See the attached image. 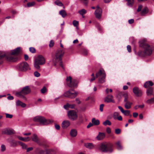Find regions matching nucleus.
Segmentation results:
<instances>
[{
  "label": "nucleus",
  "mask_w": 154,
  "mask_h": 154,
  "mask_svg": "<svg viewBox=\"0 0 154 154\" xmlns=\"http://www.w3.org/2000/svg\"><path fill=\"white\" fill-rule=\"evenodd\" d=\"M146 40L142 39L139 42L140 46L143 49V51H140L137 53L138 56L140 57L151 55L154 50V48L148 44Z\"/></svg>",
  "instance_id": "obj_1"
},
{
  "label": "nucleus",
  "mask_w": 154,
  "mask_h": 154,
  "mask_svg": "<svg viewBox=\"0 0 154 154\" xmlns=\"http://www.w3.org/2000/svg\"><path fill=\"white\" fill-rule=\"evenodd\" d=\"M21 48L18 47L16 49L12 50L11 53L7 52L6 58L9 61L15 62L17 60V58L13 55L18 54L20 53Z\"/></svg>",
  "instance_id": "obj_2"
},
{
  "label": "nucleus",
  "mask_w": 154,
  "mask_h": 154,
  "mask_svg": "<svg viewBox=\"0 0 154 154\" xmlns=\"http://www.w3.org/2000/svg\"><path fill=\"white\" fill-rule=\"evenodd\" d=\"M99 150L103 152L111 153L113 151V145L110 143H103L99 147Z\"/></svg>",
  "instance_id": "obj_3"
},
{
  "label": "nucleus",
  "mask_w": 154,
  "mask_h": 154,
  "mask_svg": "<svg viewBox=\"0 0 154 154\" xmlns=\"http://www.w3.org/2000/svg\"><path fill=\"white\" fill-rule=\"evenodd\" d=\"M33 121L35 122H39L43 125H46L53 122V120H46L43 117L38 116L33 118Z\"/></svg>",
  "instance_id": "obj_4"
},
{
  "label": "nucleus",
  "mask_w": 154,
  "mask_h": 154,
  "mask_svg": "<svg viewBox=\"0 0 154 154\" xmlns=\"http://www.w3.org/2000/svg\"><path fill=\"white\" fill-rule=\"evenodd\" d=\"M64 51L61 49H58L56 52L55 55L53 56V61L54 63H57L62 60V57L64 54Z\"/></svg>",
  "instance_id": "obj_5"
},
{
  "label": "nucleus",
  "mask_w": 154,
  "mask_h": 154,
  "mask_svg": "<svg viewBox=\"0 0 154 154\" xmlns=\"http://www.w3.org/2000/svg\"><path fill=\"white\" fill-rule=\"evenodd\" d=\"M45 62L44 57L41 55H38L34 62V66L36 69H39L40 68L39 65H42Z\"/></svg>",
  "instance_id": "obj_6"
},
{
  "label": "nucleus",
  "mask_w": 154,
  "mask_h": 154,
  "mask_svg": "<svg viewBox=\"0 0 154 154\" xmlns=\"http://www.w3.org/2000/svg\"><path fill=\"white\" fill-rule=\"evenodd\" d=\"M30 92V90L28 86H26L24 87L22 90L20 92H16L15 95L17 97L21 98H24L25 95L28 94Z\"/></svg>",
  "instance_id": "obj_7"
},
{
  "label": "nucleus",
  "mask_w": 154,
  "mask_h": 154,
  "mask_svg": "<svg viewBox=\"0 0 154 154\" xmlns=\"http://www.w3.org/2000/svg\"><path fill=\"white\" fill-rule=\"evenodd\" d=\"M17 68L20 71L25 72L29 69L28 64L26 62H23L18 64L17 66Z\"/></svg>",
  "instance_id": "obj_8"
},
{
  "label": "nucleus",
  "mask_w": 154,
  "mask_h": 154,
  "mask_svg": "<svg viewBox=\"0 0 154 154\" xmlns=\"http://www.w3.org/2000/svg\"><path fill=\"white\" fill-rule=\"evenodd\" d=\"M67 84L70 87H76L78 83L76 79L72 80L70 76L67 77L66 79Z\"/></svg>",
  "instance_id": "obj_9"
},
{
  "label": "nucleus",
  "mask_w": 154,
  "mask_h": 154,
  "mask_svg": "<svg viewBox=\"0 0 154 154\" xmlns=\"http://www.w3.org/2000/svg\"><path fill=\"white\" fill-rule=\"evenodd\" d=\"M77 94L78 93L77 92L74 91L73 89H71L65 92L63 96L71 98H74L77 96Z\"/></svg>",
  "instance_id": "obj_10"
},
{
  "label": "nucleus",
  "mask_w": 154,
  "mask_h": 154,
  "mask_svg": "<svg viewBox=\"0 0 154 154\" xmlns=\"http://www.w3.org/2000/svg\"><path fill=\"white\" fill-rule=\"evenodd\" d=\"M68 116L69 119L72 121L76 120L78 117L76 112L73 110L68 111Z\"/></svg>",
  "instance_id": "obj_11"
},
{
  "label": "nucleus",
  "mask_w": 154,
  "mask_h": 154,
  "mask_svg": "<svg viewBox=\"0 0 154 154\" xmlns=\"http://www.w3.org/2000/svg\"><path fill=\"white\" fill-rule=\"evenodd\" d=\"M133 91L134 94L137 97H140L142 95V91L137 87H134L133 88Z\"/></svg>",
  "instance_id": "obj_12"
},
{
  "label": "nucleus",
  "mask_w": 154,
  "mask_h": 154,
  "mask_svg": "<svg viewBox=\"0 0 154 154\" xmlns=\"http://www.w3.org/2000/svg\"><path fill=\"white\" fill-rule=\"evenodd\" d=\"M96 77L98 78L103 76L106 77V74L105 71L103 69H100L99 71L96 73Z\"/></svg>",
  "instance_id": "obj_13"
},
{
  "label": "nucleus",
  "mask_w": 154,
  "mask_h": 154,
  "mask_svg": "<svg viewBox=\"0 0 154 154\" xmlns=\"http://www.w3.org/2000/svg\"><path fill=\"white\" fill-rule=\"evenodd\" d=\"M113 97L112 95H109L105 97L104 99V102L107 103L110 102L114 103L115 102V101L113 99Z\"/></svg>",
  "instance_id": "obj_14"
},
{
  "label": "nucleus",
  "mask_w": 154,
  "mask_h": 154,
  "mask_svg": "<svg viewBox=\"0 0 154 154\" xmlns=\"http://www.w3.org/2000/svg\"><path fill=\"white\" fill-rule=\"evenodd\" d=\"M102 13V9H96L94 12V14L97 18L100 19L101 17Z\"/></svg>",
  "instance_id": "obj_15"
},
{
  "label": "nucleus",
  "mask_w": 154,
  "mask_h": 154,
  "mask_svg": "<svg viewBox=\"0 0 154 154\" xmlns=\"http://www.w3.org/2000/svg\"><path fill=\"white\" fill-rule=\"evenodd\" d=\"M2 133L3 134H11L13 133L12 131L8 128H5L2 130Z\"/></svg>",
  "instance_id": "obj_16"
},
{
  "label": "nucleus",
  "mask_w": 154,
  "mask_h": 154,
  "mask_svg": "<svg viewBox=\"0 0 154 154\" xmlns=\"http://www.w3.org/2000/svg\"><path fill=\"white\" fill-rule=\"evenodd\" d=\"M70 125V122L69 121L65 120L63 121L62 123V127L64 129L66 128Z\"/></svg>",
  "instance_id": "obj_17"
},
{
  "label": "nucleus",
  "mask_w": 154,
  "mask_h": 154,
  "mask_svg": "<svg viewBox=\"0 0 154 154\" xmlns=\"http://www.w3.org/2000/svg\"><path fill=\"white\" fill-rule=\"evenodd\" d=\"M124 102L125 103L124 106L126 109H128L131 108V106L132 104V102L129 101L128 100L124 101Z\"/></svg>",
  "instance_id": "obj_18"
},
{
  "label": "nucleus",
  "mask_w": 154,
  "mask_h": 154,
  "mask_svg": "<svg viewBox=\"0 0 154 154\" xmlns=\"http://www.w3.org/2000/svg\"><path fill=\"white\" fill-rule=\"evenodd\" d=\"M32 140V141L36 142L38 143V139L37 135L35 134H33L32 136L31 137Z\"/></svg>",
  "instance_id": "obj_19"
},
{
  "label": "nucleus",
  "mask_w": 154,
  "mask_h": 154,
  "mask_svg": "<svg viewBox=\"0 0 154 154\" xmlns=\"http://www.w3.org/2000/svg\"><path fill=\"white\" fill-rule=\"evenodd\" d=\"M16 105L17 106H21L22 107H25L26 106V104L20 101L19 100H17L16 102Z\"/></svg>",
  "instance_id": "obj_20"
},
{
  "label": "nucleus",
  "mask_w": 154,
  "mask_h": 154,
  "mask_svg": "<svg viewBox=\"0 0 154 154\" xmlns=\"http://www.w3.org/2000/svg\"><path fill=\"white\" fill-rule=\"evenodd\" d=\"M77 131L75 129H72L70 131V135L72 137H75L77 135Z\"/></svg>",
  "instance_id": "obj_21"
},
{
  "label": "nucleus",
  "mask_w": 154,
  "mask_h": 154,
  "mask_svg": "<svg viewBox=\"0 0 154 154\" xmlns=\"http://www.w3.org/2000/svg\"><path fill=\"white\" fill-rule=\"evenodd\" d=\"M153 85V83L151 81L146 82L144 85L145 88H147L149 87L152 86Z\"/></svg>",
  "instance_id": "obj_22"
},
{
  "label": "nucleus",
  "mask_w": 154,
  "mask_h": 154,
  "mask_svg": "<svg viewBox=\"0 0 154 154\" xmlns=\"http://www.w3.org/2000/svg\"><path fill=\"white\" fill-rule=\"evenodd\" d=\"M10 146L11 147H14L17 146V142L14 140H11L10 141Z\"/></svg>",
  "instance_id": "obj_23"
},
{
  "label": "nucleus",
  "mask_w": 154,
  "mask_h": 154,
  "mask_svg": "<svg viewBox=\"0 0 154 154\" xmlns=\"http://www.w3.org/2000/svg\"><path fill=\"white\" fill-rule=\"evenodd\" d=\"M119 95H122L124 97V102L128 100V96L127 93H123L120 92L119 94Z\"/></svg>",
  "instance_id": "obj_24"
},
{
  "label": "nucleus",
  "mask_w": 154,
  "mask_h": 154,
  "mask_svg": "<svg viewBox=\"0 0 154 154\" xmlns=\"http://www.w3.org/2000/svg\"><path fill=\"white\" fill-rule=\"evenodd\" d=\"M148 12V8L147 7H145L140 12V14L142 16L144 15Z\"/></svg>",
  "instance_id": "obj_25"
},
{
  "label": "nucleus",
  "mask_w": 154,
  "mask_h": 154,
  "mask_svg": "<svg viewBox=\"0 0 154 154\" xmlns=\"http://www.w3.org/2000/svg\"><path fill=\"white\" fill-rule=\"evenodd\" d=\"M74 104L70 105L68 103H67L64 106V108L66 109H67L68 108L73 109L74 108Z\"/></svg>",
  "instance_id": "obj_26"
},
{
  "label": "nucleus",
  "mask_w": 154,
  "mask_h": 154,
  "mask_svg": "<svg viewBox=\"0 0 154 154\" xmlns=\"http://www.w3.org/2000/svg\"><path fill=\"white\" fill-rule=\"evenodd\" d=\"M18 138L20 140L25 141L27 142L29 141L30 140V138L29 137H18Z\"/></svg>",
  "instance_id": "obj_27"
},
{
  "label": "nucleus",
  "mask_w": 154,
  "mask_h": 154,
  "mask_svg": "<svg viewBox=\"0 0 154 154\" xmlns=\"http://www.w3.org/2000/svg\"><path fill=\"white\" fill-rule=\"evenodd\" d=\"M105 136V134L104 133L100 132L98 135L97 137V138L98 140H100L103 139Z\"/></svg>",
  "instance_id": "obj_28"
},
{
  "label": "nucleus",
  "mask_w": 154,
  "mask_h": 154,
  "mask_svg": "<svg viewBox=\"0 0 154 154\" xmlns=\"http://www.w3.org/2000/svg\"><path fill=\"white\" fill-rule=\"evenodd\" d=\"M92 122L94 125H97L100 124V122L99 120L96 119L95 118H93L92 119Z\"/></svg>",
  "instance_id": "obj_29"
},
{
  "label": "nucleus",
  "mask_w": 154,
  "mask_h": 154,
  "mask_svg": "<svg viewBox=\"0 0 154 154\" xmlns=\"http://www.w3.org/2000/svg\"><path fill=\"white\" fill-rule=\"evenodd\" d=\"M85 146L86 148L90 149H92L94 147L93 144L91 143H85Z\"/></svg>",
  "instance_id": "obj_30"
},
{
  "label": "nucleus",
  "mask_w": 154,
  "mask_h": 154,
  "mask_svg": "<svg viewBox=\"0 0 154 154\" xmlns=\"http://www.w3.org/2000/svg\"><path fill=\"white\" fill-rule=\"evenodd\" d=\"M147 95L148 96H150L152 94V89L150 88L146 90Z\"/></svg>",
  "instance_id": "obj_31"
},
{
  "label": "nucleus",
  "mask_w": 154,
  "mask_h": 154,
  "mask_svg": "<svg viewBox=\"0 0 154 154\" xmlns=\"http://www.w3.org/2000/svg\"><path fill=\"white\" fill-rule=\"evenodd\" d=\"M106 77H103L98 78V81L99 83L100 84H103L105 82Z\"/></svg>",
  "instance_id": "obj_32"
},
{
  "label": "nucleus",
  "mask_w": 154,
  "mask_h": 154,
  "mask_svg": "<svg viewBox=\"0 0 154 154\" xmlns=\"http://www.w3.org/2000/svg\"><path fill=\"white\" fill-rule=\"evenodd\" d=\"M59 14L61 15L63 17H64L66 15V14L64 10H62L59 12Z\"/></svg>",
  "instance_id": "obj_33"
},
{
  "label": "nucleus",
  "mask_w": 154,
  "mask_h": 154,
  "mask_svg": "<svg viewBox=\"0 0 154 154\" xmlns=\"http://www.w3.org/2000/svg\"><path fill=\"white\" fill-rule=\"evenodd\" d=\"M87 12V11L85 9H82L81 10H79L78 11V13L80 15H84Z\"/></svg>",
  "instance_id": "obj_34"
},
{
  "label": "nucleus",
  "mask_w": 154,
  "mask_h": 154,
  "mask_svg": "<svg viewBox=\"0 0 154 154\" xmlns=\"http://www.w3.org/2000/svg\"><path fill=\"white\" fill-rule=\"evenodd\" d=\"M117 145V148L119 150H121L123 149V147L121 146L119 141L117 142L116 143Z\"/></svg>",
  "instance_id": "obj_35"
},
{
  "label": "nucleus",
  "mask_w": 154,
  "mask_h": 154,
  "mask_svg": "<svg viewBox=\"0 0 154 154\" xmlns=\"http://www.w3.org/2000/svg\"><path fill=\"white\" fill-rule=\"evenodd\" d=\"M7 52L0 51V59L5 57L6 58Z\"/></svg>",
  "instance_id": "obj_36"
},
{
  "label": "nucleus",
  "mask_w": 154,
  "mask_h": 154,
  "mask_svg": "<svg viewBox=\"0 0 154 154\" xmlns=\"http://www.w3.org/2000/svg\"><path fill=\"white\" fill-rule=\"evenodd\" d=\"M55 152L54 150L51 149H48L46 150L45 154H55Z\"/></svg>",
  "instance_id": "obj_37"
},
{
  "label": "nucleus",
  "mask_w": 154,
  "mask_h": 154,
  "mask_svg": "<svg viewBox=\"0 0 154 154\" xmlns=\"http://www.w3.org/2000/svg\"><path fill=\"white\" fill-rule=\"evenodd\" d=\"M125 116H129L131 117V115L130 113V111L128 110H124L123 112L122 113Z\"/></svg>",
  "instance_id": "obj_38"
},
{
  "label": "nucleus",
  "mask_w": 154,
  "mask_h": 154,
  "mask_svg": "<svg viewBox=\"0 0 154 154\" xmlns=\"http://www.w3.org/2000/svg\"><path fill=\"white\" fill-rule=\"evenodd\" d=\"M103 125L105 126H106L107 125H110L111 124V123L109 120H106L105 122H103Z\"/></svg>",
  "instance_id": "obj_39"
},
{
  "label": "nucleus",
  "mask_w": 154,
  "mask_h": 154,
  "mask_svg": "<svg viewBox=\"0 0 154 154\" xmlns=\"http://www.w3.org/2000/svg\"><path fill=\"white\" fill-rule=\"evenodd\" d=\"M146 102L148 104H151L154 103V97L153 98L147 100L146 101Z\"/></svg>",
  "instance_id": "obj_40"
},
{
  "label": "nucleus",
  "mask_w": 154,
  "mask_h": 154,
  "mask_svg": "<svg viewBox=\"0 0 154 154\" xmlns=\"http://www.w3.org/2000/svg\"><path fill=\"white\" fill-rule=\"evenodd\" d=\"M54 3L56 5H58V6H63V4H62V3L61 2H60L58 0H57L56 1L54 2Z\"/></svg>",
  "instance_id": "obj_41"
},
{
  "label": "nucleus",
  "mask_w": 154,
  "mask_h": 154,
  "mask_svg": "<svg viewBox=\"0 0 154 154\" xmlns=\"http://www.w3.org/2000/svg\"><path fill=\"white\" fill-rule=\"evenodd\" d=\"M18 143L22 146V148L26 149L27 146L26 144L20 141H19Z\"/></svg>",
  "instance_id": "obj_42"
},
{
  "label": "nucleus",
  "mask_w": 154,
  "mask_h": 154,
  "mask_svg": "<svg viewBox=\"0 0 154 154\" xmlns=\"http://www.w3.org/2000/svg\"><path fill=\"white\" fill-rule=\"evenodd\" d=\"M127 1V5L129 6H131L134 2V0H126Z\"/></svg>",
  "instance_id": "obj_43"
},
{
  "label": "nucleus",
  "mask_w": 154,
  "mask_h": 154,
  "mask_svg": "<svg viewBox=\"0 0 154 154\" xmlns=\"http://www.w3.org/2000/svg\"><path fill=\"white\" fill-rule=\"evenodd\" d=\"M119 115V113L117 112H115L113 115V117L114 119H116Z\"/></svg>",
  "instance_id": "obj_44"
},
{
  "label": "nucleus",
  "mask_w": 154,
  "mask_h": 154,
  "mask_svg": "<svg viewBox=\"0 0 154 154\" xmlns=\"http://www.w3.org/2000/svg\"><path fill=\"white\" fill-rule=\"evenodd\" d=\"M35 4L34 2H29L27 4V6L28 7H31L34 6Z\"/></svg>",
  "instance_id": "obj_45"
},
{
  "label": "nucleus",
  "mask_w": 154,
  "mask_h": 154,
  "mask_svg": "<svg viewBox=\"0 0 154 154\" xmlns=\"http://www.w3.org/2000/svg\"><path fill=\"white\" fill-rule=\"evenodd\" d=\"M6 150V147L4 144H2L1 146V151L2 152L5 151Z\"/></svg>",
  "instance_id": "obj_46"
},
{
  "label": "nucleus",
  "mask_w": 154,
  "mask_h": 154,
  "mask_svg": "<svg viewBox=\"0 0 154 154\" xmlns=\"http://www.w3.org/2000/svg\"><path fill=\"white\" fill-rule=\"evenodd\" d=\"M72 23L74 26L77 27L79 23L78 21L74 20L72 22Z\"/></svg>",
  "instance_id": "obj_47"
},
{
  "label": "nucleus",
  "mask_w": 154,
  "mask_h": 154,
  "mask_svg": "<svg viewBox=\"0 0 154 154\" xmlns=\"http://www.w3.org/2000/svg\"><path fill=\"white\" fill-rule=\"evenodd\" d=\"M41 93L44 94L47 91V89L45 87H44L41 90Z\"/></svg>",
  "instance_id": "obj_48"
},
{
  "label": "nucleus",
  "mask_w": 154,
  "mask_h": 154,
  "mask_svg": "<svg viewBox=\"0 0 154 154\" xmlns=\"http://www.w3.org/2000/svg\"><path fill=\"white\" fill-rule=\"evenodd\" d=\"M29 50L31 52L33 53H35V48L33 47H30L29 48Z\"/></svg>",
  "instance_id": "obj_49"
},
{
  "label": "nucleus",
  "mask_w": 154,
  "mask_h": 154,
  "mask_svg": "<svg viewBox=\"0 0 154 154\" xmlns=\"http://www.w3.org/2000/svg\"><path fill=\"white\" fill-rule=\"evenodd\" d=\"M5 114L6 115V118L11 119L12 118L13 116L12 115L9 114L7 113H5Z\"/></svg>",
  "instance_id": "obj_50"
},
{
  "label": "nucleus",
  "mask_w": 154,
  "mask_h": 154,
  "mask_svg": "<svg viewBox=\"0 0 154 154\" xmlns=\"http://www.w3.org/2000/svg\"><path fill=\"white\" fill-rule=\"evenodd\" d=\"M121 132V129L119 128L116 129L115 130V133L116 134H119Z\"/></svg>",
  "instance_id": "obj_51"
},
{
  "label": "nucleus",
  "mask_w": 154,
  "mask_h": 154,
  "mask_svg": "<svg viewBox=\"0 0 154 154\" xmlns=\"http://www.w3.org/2000/svg\"><path fill=\"white\" fill-rule=\"evenodd\" d=\"M34 75L36 77H38L40 76V74L37 71H35L34 72Z\"/></svg>",
  "instance_id": "obj_52"
},
{
  "label": "nucleus",
  "mask_w": 154,
  "mask_h": 154,
  "mask_svg": "<svg viewBox=\"0 0 154 154\" xmlns=\"http://www.w3.org/2000/svg\"><path fill=\"white\" fill-rule=\"evenodd\" d=\"M54 45V42L52 40H51L50 41V43L49 44V46L50 47H53Z\"/></svg>",
  "instance_id": "obj_53"
},
{
  "label": "nucleus",
  "mask_w": 154,
  "mask_h": 154,
  "mask_svg": "<svg viewBox=\"0 0 154 154\" xmlns=\"http://www.w3.org/2000/svg\"><path fill=\"white\" fill-rule=\"evenodd\" d=\"M46 153V150L45 151L43 150H41L39 151V154H45Z\"/></svg>",
  "instance_id": "obj_54"
},
{
  "label": "nucleus",
  "mask_w": 154,
  "mask_h": 154,
  "mask_svg": "<svg viewBox=\"0 0 154 154\" xmlns=\"http://www.w3.org/2000/svg\"><path fill=\"white\" fill-rule=\"evenodd\" d=\"M104 105L103 104H101L100 106V110L101 112L103 111V108L104 106Z\"/></svg>",
  "instance_id": "obj_55"
},
{
  "label": "nucleus",
  "mask_w": 154,
  "mask_h": 154,
  "mask_svg": "<svg viewBox=\"0 0 154 154\" xmlns=\"http://www.w3.org/2000/svg\"><path fill=\"white\" fill-rule=\"evenodd\" d=\"M106 132L108 134H110L111 132V130L110 128L109 127H108V128H106Z\"/></svg>",
  "instance_id": "obj_56"
},
{
  "label": "nucleus",
  "mask_w": 154,
  "mask_h": 154,
  "mask_svg": "<svg viewBox=\"0 0 154 154\" xmlns=\"http://www.w3.org/2000/svg\"><path fill=\"white\" fill-rule=\"evenodd\" d=\"M127 49L129 52H130L131 51V47L129 45H128L127 46Z\"/></svg>",
  "instance_id": "obj_57"
},
{
  "label": "nucleus",
  "mask_w": 154,
  "mask_h": 154,
  "mask_svg": "<svg viewBox=\"0 0 154 154\" xmlns=\"http://www.w3.org/2000/svg\"><path fill=\"white\" fill-rule=\"evenodd\" d=\"M55 127L56 129L57 130H58L60 129V126L57 124H55Z\"/></svg>",
  "instance_id": "obj_58"
},
{
  "label": "nucleus",
  "mask_w": 154,
  "mask_h": 154,
  "mask_svg": "<svg viewBox=\"0 0 154 154\" xmlns=\"http://www.w3.org/2000/svg\"><path fill=\"white\" fill-rule=\"evenodd\" d=\"M142 5H140L139 6L138 8L137 9V11L139 12L141 10L142 8Z\"/></svg>",
  "instance_id": "obj_59"
},
{
  "label": "nucleus",
  "mask_w": 154,
  "mask_h": 154,
  "mask_svg": "<svg viewBox=\"0 0 154 154\" xmlns=\"http://www.w3.org/2000/svg\"><path fill=\"white\" fill-rule=\"evenodd\" d=\"M81 2H83L84 4L85 5H87L88 4V2H87V0H79Z\"/></svg>",
  "instance_id": "obj_60"
},
{
  "label": "nucleus",
  "mask_w": 154,
  "mask_h": 154,
  "mask_svg": "<svg viewBox=\"0 0 154 154\" xmlns=\"http://www.w3.org/2000/svg\"><path fill=\"white\" fill-rule=\"evenodd\" d=\"M26 149L27 152H29L32 150L33 149V148L32 147H29L28 148H26Z\"/></svg>",
  "instance_id": "obj_61"
},
{
  "label": "nucleus",
  "mask_w": 154,
  "mask_h": 154,
  "mask_svg": "<svg viewBox=\"0 0 154 154\" xmlns=\"http://www.w3.org/2000/svg\"><path fill=\"white\" fill-rule=\"evenodd\" d=\"M138 115V114L137 112H134L133 113V116L134 118H136Z\"/></svg>",
  "instance_id": "obj_62"
},
{
  "label": "nucleus",
  "mask_w": 154,
  "mask_h": 154,
  "mask_svg": "<svg viewBox=\"0 0 154 154\" xmlns=\"http://www.w3.org/2000/svg\"><path fill=\"white\" fill-rule=\"evenodd\" d=\"M134 22V20L133 19H131L128 20V23L129 24H132Z\"/></svg>",
  "instance_id": "obj_63"
},
{
  "label": "nucleus",
  "mask_w": 154,
  "mask_h": 154,
  "mask_svg": "<svg viewBox=\"0 0 154 154\" xmlns=\"http://www.w3.org/2000/svg\"><path fill=\"white\" fill-rule=\"evenodd\" d=\"M83 53L84 55H87L88 54V51L85 49H84L83 51Z\"/></svg>",
  "instance_id": "obj_64"
}]
</instances>
